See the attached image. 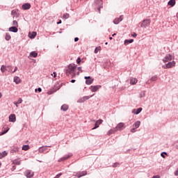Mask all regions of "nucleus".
Masks as SVG:
<instances>
[{
    "label": "nucleus",
    "mask_w": 178,
    "mask_h": 178,
    "mask_svg": "<svg viewBox=\"0 0 178 178\" xmlns=\"http://www.w3.org/2000/svg\"><path fill=\"white\" fill-rule=\"evenodd\" d=\"M141 111H143V108H138L136 111V109L132 110V113H134V115H138L141 113Z\"/></svg>",
    "instance_id": "16"
},
{
    "label": "nucleus",
    "mask_w": 178,
    "mask_h": 178,
    "mask_svg": "<svg viewBox=\"0 0 178 178\" xmlns=\"http://www.w3.org/2000/svg\"><path fill=\"white\" fill-rule=\"evenodd\" d=\"M30 8H31V5L29 3H26L22 5V9H24V10H29Z\"/></svg>",
    "instance_id": "12"
},
{
    "label": "nucleus",
    "mask_w": 178,
    "mask_h": 178,
    "mask_svg": "<svg viewBox=\"0 0 178 178\" xmlns=\"http://www.w3.org/2000/svg\"><path fill=\"white\" fill-rule=\"evenodd\" d=\"M13 27H19V24H17V21H16V20H14L13 22Z\"/></svg>",
    "instance_id": "32"
},
{
    "label": "nucleus",
    "mask_w": 178,
    "mask_h": 178,
    "mask_svg": "<svg viewBox=\"0 0 178 178\" xmlns=\"http://www.w3.org/2000/svg\"><path fill=\"white\" fill-rule=\"evenodd\" d=\"M23 151H29L30 149V146L29 145H25L22 147Z\"/></svg>",
    "instance_id": "27"
},
{
    "label": "nucleus",
    "mask_w": 178,
    "mask_h": 178,
    "mask_svg": "<svg viewBox=\"0 0 178 178\" xmlns=\"http://www.w3.org/2000/svg\"><path fill=\"white\" fill-rule=\"evenodd\" d=\"M102 86L101 85H97V86H90V91H92V92H97V90H99V88H102Z\"/></svg>",
    "instance_id": "7"
},
{
    "label": "nucleus",
    "mask_w": 178,
    "mask_h": 178,
    "mask_svg": "<svg viewBox=\"0 0 178 178\" xmlns=\"http://www.w3.org/2000/svg\"><path fill=\"white\" fill-rule=\"evenodd\" d=\"M76 69H77V65L75 64H70L68 65V69L66 70L65 74L67 76H70V74H76Z\"/></svg>",
    "instance_id": "1"
},
{
    "label": "nucleus",
    "mask_w": 178,
    "mask_h": 178,
    "mask_svg": "<svg viewBox=\"0 0 178 178\" xmlns=\"http://www.w3.org/2000/svg\"><path fill=\"white\" fill-rule=\"evenodd\" d=\"M172 59H173V56L170 54H167L164 58H163V62H164V63H166V62H170V60H172Z\"/></svg>",
    "instance_id": "6"
},
{
    "label": "nucleus",
    "mask_w": 178,
    "mask_h": 178,
    "mask_svg": "<svg viewBox=\"0 0 178 178\" xmlns=\"http://www.w3.org/2000/svg\"><path fill=\"white\" fill-rule=\"evenodd\" d=\"M136 128H134V127L133 129H131V133H136Z\"/></svg>",
    "instance_id": "47"
},
{
    "label": "nucleus",
    "mask_w": 178,
    "mask_h": 178,
    "mask_svg": "<svg viewBox=\"0 0 178 178\" xmlns=\"http://www.w3.org/2000/svg\"><path fill=\"white\" fill-rule=\"evenodd\" d=\"M123 127H124V123L120 122L116 127L114 128V131H122L123 130Z\"/></svg>",
    "instance_id": "5"
},
{
    "label": "nucleus",
    "mask_w": 178,
    "mask_h": 178,
    "mask_svg": "<svg viewBox=\"0 0 178 178\" xmlns=\"http://www.w3.org/2000/svg\"><path fill=\"white\" fill-rule=\"evenodd\" d=\"M98 49H101V47L95 49V54H98Z\"/></svg>",
    "instance_id": "40"
},
{
    "label": "nucleus",
    "mask_w": 178,
    "mask_h": 178,
    "mask_svg": "<svg viewBox=\"0 0 178 178\" xmlns=\"http://www.w3.org/2000/svg\"><path fill=\"white\" fill-rule=\"evenodd\" d=\"M17 70V67H15L14 71L13 72V73H15V72H16Z\"/></svg>",
    "instance_id": "54"
},
{
    "label": "nucleus",
    "mask_w": 178,
    "mask_h": 178,
    "mask_svg": "<svg viewBox=\"0 0 178 178\" xmlns=\"http://www.w3.org/2000/svg\"><path fill=\"white\" fill-rule=\"evenodd\" d=\"M6 155H8V152H6V151H4L0 153V159H2V158H4V156H6Z\"/></svg>",
    "instance_id": "24"
},
{
    "label": "nucleus",
    "mask_w": 178,
    "mask_h": 178,
    "mask_svg": "<svg viewBox=\"0 0 178 178\" xmlns=\"http://www.w3.org/2000/svg\"><path fill=\"white\" fill-rule=\"evenodd\" d=\"M15 152H19V147H14L10 150L11 154H15Z\"/></svg>",
    "instance_id": "26"
},
{
    "label": "nucleus",
    "mask_w": 178,
    "mask_h": 178,
    "mask_svg": "<svg viewBox=\"0 0 178 178\" xmlns=\"http://www.w3.org/2000/svg\"><path fill=\"white\" fill-rule=\"evenodd\" d=\"M9 131V128L1 132V134H0L1 136H3V134H6V133Z\"/></svg>",
    "instance_id": "36"
},
{
    "label": "nucleus",
    "mask_w": 178,
    "mask_h": 178,
    "mask_svg": "<svg viewBox=\"0 0 178 178\" xmlns=\"http://www.w3.org/2000/svg\"><path fill=\"white\" fill-rule=\"evenodd\" d=\"M97 5H102V0H97L96 1Z\"/></svg>",
    "instance_id": "37"
},
{
    "label": "nucleus",
    "mask_w": 178,
    "mask_h": 178,
    "mask_svg": "<svg viewBox=\"0 0 178 178\" xmlns=\"http://www.w3.org/2000/svg\"><path fill=\"white\" fill-rule=\"evenodd\" d=\"M98 10H99V12H100V10H101V8H98Z\"/></svg>",
    "instance_id": "63"
},
{
    "label": "nucleus",
    "mask_w": 178,
    "mask_h": 178,
    "mask_svg": "<svg viewBox=\"0 0 178 178\" xmlns=\"http://www.w3.org/2000/svg\"><path fill=\"white\" fill-rule=\"evenodd\" d=\"M54 77H56V72H54Z\"/></svg>",
    "instance_id": "58"
},
{
    "label": "nucleus",
    "mask_w": 178,
    "mask_h": 178,
    "mask_svg": "<svg viewBox=\"0 0 178 178\" xmlns=\"http://www.w3.org/2000/svg\"><path fill=\"white\" fill-rule=\"evenodd\" d=\"M79 173H81V176L83 177V176H86L87 175V171L79 172Z\"/></svg>",
    "instance_id": "33"
},
{
    "label": "nucleus",
    "mask_w": 178,
    "mask_h": 178,
    "mask_svg": "<svg viewBox=\"0 0 178 178\" xmlns=\"http://www.w3.org/2000/svg\"><path fill=\"white\" fill-rule=\"evenodd\" d=\"M115 35H116V33H113V34L112 35V37H115Z\"/></svg>",
    "instance_id": "60"
},
{
    "label": "nucleus",
    "mask_w": 178,
    "mask_h": 178,
    "mask_svg": "<svg viewBox=\"0 0 178 178\" xmlns=\"http://www.w3.org/2000/svg\"><path fill=\"white\" fill-rule=\"evenodd\" d=\"M61 175H62V172H60V173L58 174L57 175H56V177L54 178H59V177H61Z\"/></svg>",
    "instance_id": "45"
},
{
    "label": "nucleus",
    "mask_w": 178,
    "mask_h": 178,
    "mask_svg": "<svg viewBox=\"0 0 178 178\" xmlns=\"http://www.w3.org/2000/svg\"><path fill=\"white\" fill-rule=\"evenodd\" d=\"M165 155H168V153L165 152H163L161 154V156H162V158H165Z\"/></svg>",
    "instance_id": "39"
},
{
    "label": "nucleus",
    "mask_w": 178,
    "mask_h": 178,
    "mask_svg": "<svg viewBox=\"0 0 178 178\" xmlns=\"http://www.w3.org/2000/svg\"><path fill=\"white\" fill-rule=\"evenodd\" d=\"M56 91H54V90H50V91H49L48 92H47V94L49 95H51V94H54V92H55Z\"/></svg>",
    "instance_id": "43"
},
{
    "label": "nucleus",
    "mask_w": 178,
    "mask_h": 178,
    "mask_svg": "<svg viewBox=\"0 0 178 178\" xmlns=\"http://www.w3.org/2000/svg\"><path fill=\"white\" fill-rule=\"evenodd\" d=\"M25 176L27 178H31L34 176V172H32L31 170H28L25 172Z\"/></svg>",
    "instance_id": "9"
},
{
    "label": "nucleus",
    "mask_w": 178,
    "mask_h": 178,
    "mask_svg": "<svg viewBox=\"0 0 178 178\" xmlns=\"http://www.w3.org/2000/svg\"><path fill=\"white\" fill-rule=\"evenodd\" d=\"M77 41H79V38H74V42H77Z\"/></svg>",
    "instance_id": "53"
},
{
    "label": "nucleus",
    "mask_w": 178,
    "mask_h": 178,
    "mask_svg": "<svg viewBox=\"0 0 178 178\" xmlns=\"http://www.w3.org/2000/svg\"><path fill=\"white\" fill-rule=\"evenodd\" d=\"M119 165V163H115L113 165V168H117V166Z\"/></svg>",
    "instance_id": "46"
},
{
    "label": "nucleus",
    "mask_w": 178,
    "mask_h": 178,
    "mask_svg": "<svg viewBox=\"0 0 178 178\" xmlns=\"http://www.w3.org/2000/svg\"><path fill=\"white\" fill-rule=\"evenodd\" d=\"M149 24H151V19H144L140 24V27H144L145 29H147V27H148Z\"/></svg>",
    "instance_id": "4"
},
{
    "label": "nucleus",
    "mask_w": 178,
    "mask_h": 178,
    "mask_svg": "<svg viewBox=\"0 0 178 178\" xmlns=\"http://www.w3.org/2000/svg\"><path fill=\"white\" fill-rule=\"evenodd\" d=\"M130 83H131V84H132V85L137 84V79H136V78H132V79H131Z\"/></svg>",
    "instance_id": "28"
},
{
    "label": "nucleus",
    "mask_w": 178,
    "mask_h": 178,
    "mask_svg": "<svg viewBox=\"0 0 178 178\" xmlns=\"http://www.w3.org/2000/svg\"><path fill=\"white\" fill-rule=\"evenodd\" d=\"M22 102H23V100L22 99V98H19L16 104H22Z\"/></svg>",
    "instance_id": "42"
},
{
    "label": "nucleus",
    "mask_w": 178,
    "mask_h": 178,
    "mask_svg": "<svg viewBox=\"0 0 178 178\" xmlns=\"http://www.w3.org/2000/svg\"><path fill=\"white\" fill-rule=\"evenodd\" d=\"M70 156H72V154H67V155L64 156L63 157H62L61 159H60L58 160V162H62V161H66V159H69V158H70Z\"/></svg>",
    "instance_id": "14"
},
{
    "label": "nucleus",
    "mask_w": 178,
    "mask_h": 178,
    "mask_svg": "<svg viewBox=\"0 0 178 178\" xmlns=\"http://www.w3.org/2000/svg\"><path fill=\"white\" fill-rule=\"evenodd\" d=\"M11 38L12 37L10 36V34H9L8 33H6L5 36V40L6 41H9Z\"/></svg>",
    "instance_id": "25"
},
{
    "label": "nucleus",
    "mask_w": 178,
    "mask_h": 178,
    "mask_svg": "<svg viewBox=\"0 0 178 178\" xmlns=\"http://www.w3.org/2000/svg\"><path fill=\"white\" fill-rule=\"evenodd\" d=\"M6 70H8L6 69V66H5V65H1V72L2 73H5V72H6Z\"/></svg>",
    "instance_id": "29"
},
{
    "label": "nucleus",
    "mask_w": 178,
    "mask_h": 178,
    "mask_svg": "<svg viewBox=\"0 0 178 178\" xmlns=\"http://www.w3.org/2000/svg\"><path fill=\"white\" fill-rule=\"evenodd\" d=\"M93 82H94V79L90 78L86 81V84H87L88 86H90V84H92Z\"/></svg>",
    "instance_id": "19"
},
{
    "label": "nucleus",
    "mask_w": 178,
    "mask_h": 178,
    "mask_svg": "<svg viewBox=\"0 0 178 178\" xmlns=\"http://www.w3.org/2000/svg\"><path fill=\"white\" fill-rule=\"evenodd\" d=\"M176 66V62L175 61H172L169 62L165 65H163L162 67L163 69H170L171 67H173Z\"/></svg>",
    "instance_id": "2"
},
{
    "label": "nucleus",
    "mask_w": 178,
    "mask_h": 178,
    "mask_svg": "<svg viewBox=\"0 0 178 178\" xmlns=\"http://www.w3.org/2000/svg\"><path fill=\"white\" fill-rule=\"evenodd\" d=\"M37 35V32H32L31 35H30V38H35Z\"/></svg>",
    "instance_id": "31"
},
{
    "label": "nucleus",
    "mask_w": 178,
    "mask_h": 178,
    "mask_svg": "<svg viewBox=\"0 0 178 178\" xmlns=\"http://www.w3.org/2000/svg\"><path fill=\"white\" fill-rule=\"evenodd\" d=\"M115 131H115V128H113V129H111L108 131V135L111 136V134H113V133H115Z\"/></svg>",
    "instance_id": "30"
},
{
    "label": "nucleus",
    "mask_w": 178,
    "mask_h": 178,
    "mask_svg": "<svg viewBox=\"0 0 178 178\" xmlns=\"http://www.w3.org/2000/svg\"><path fill=\"white\" fill-rule=\"evenodd\" d=\"M109 39H110V40H112V37H110Z\"/></svg>",
    "instance_id": "64"
},
{
    "label": "nucleus",
    "mask_w": 178,
    "mask_h": 178,
    "mask_svg": "<svg viewBox=\"0 0 178 178\" xmlns=\"http://www.w3.org/2000/svg\"><path fill=\"white\" fill-rule=\"evenodd\" d=\"M38 56V54L35 51H31L30 53V56H31V58H37Z\"/></svg>",
    "instance_id": "22"
},
{
    "label": "nucleus",
    "mask_w": 178,
    "mask_h": 178,
    "mask_svg": "<svg viewBox=\"0 0 178 178\" xmlns=\"http://www.w3.org/2000/svg\"><path fill=\"white\" fill-rule=\"evenodd\" d=\"M168 5L170 6H173L174 5H176V0H170L168 3Z\"/></svg>",
    "instance_id": "21"
},
{
    "label": "nucleus",
    "mask_w": 178,
    "mask_h": 178,
    "mask_svg": "<svg viewBox=\"0 0 178 178\" xmlns=\"http://www.w3.org/2000/svg\"><path fill=\"white\" fill-rule=\"evenodd\" d=\"M131 35H132V37L136 38V37H137V33H134Z\"/></svg>",
    "instance_id": "51"
},
{
    "label": "nucleus",
    "mask_w": 178,
    "mask_h": 178,
    "mask_svg": "<svg viewBox=\"0 0 178 178\" xmlns=\"http://www.w3.org/2000/svg\"><path fill=\"white\" fill-rule=\"evenodd\" d=\"M16 165H20V161H17Z\"/></svg>",
    "instance_id": "57"
},
{
    "label": "nucleus",
    "mask_w": 178,
    "mask_h": 178,
    "mask_svg": "<svg viewBox=\"0 0 178 178\" xmlns=\"http://www.w3.org/2000/svg\"><path fill=\"white\" fill-rule=\"evenodd\" d=\"M102 123V120H97L95 122V127L92 129V130H95V129H98V127H99V124H101Z\"/></svg>",
    "instance_id": "13"
},
{
    "label": "nucleus",
    "mask_w": 178,
    "mask_h": 178,
    "mask_svg": "<svg viewBox=\"0 0 178 178\" xmlns=\"http://www.w3.org/2000/svg\"><path fill=\"white\" fill-rule=\"evenodd\" d=\"M76 177H78V178L81 177V173H80V172H76Z\"/></svg>",
    "instance_id": "44"
},
{
    "label": "nucleus",
    "mask_w": 178,
    "mask_h": 178,
    "mask_svg": "<svg viewBox=\"0 0 178 178\" xmlns=\"http://www.w3.org/2000/svg\"><path fill=\"white\" fill-rule=\"evenodd\" d=\"M71 83H76V80L74 79L71 80Z\"/></svg>",
    "instance_id": "56"
},
{
    "label": "nucleus",
    "mask_w": 178,
    "mask_h": 178,
    "mask_svg": "<svg viewBox=\"0 0 178 178\" xmlns=\"http://www.w3.org/2000/svg\"><path fill=\"white\" fill-rule=\"evenodd\" d=\"M141 124V122H140V121H136V122H135V123L134 124V127L135 128V129H138V127H140V125Z\"/></svg>",
    "instance_id": "18"
},
{
    "label": "nucleus",
    "mask_w": 178,
    "mask_h": 178,
    "mask_svg": "<svg viewBox=\"0 0 178 178\" xmlns=\"http://www.w3.org/2000/svg\"><path fill=\"white\" fill-rule=\"evenodd\" d=\"M48 148H51V146H42L39 147L38 151L40 154H42V152H45Z\"/></svg>",
    "instance_id": "8"
},
{
    "label": "nucleus",
    "mask_w": 178,
    "mask_h": 178,
    "mask_svg": "<svg viewBox=\"0 0 178 178\" xmlns=\"http://www.w3.org/2000/svg\"><path fill=\"white\" fill-rule=\"evenodd\" d=\"M95 94L92 95L91 96H85L81 99H79L77 102L79 104H83V102H86V101L90 99V98H92Z\"/></svg>",
    "instance_id": "3"
},
{
    "label": "nucleus",
    "mask_w": 178,
    "mask_h": 178,
    "mask_svg": "<svg viewBox=\"0 0 178 178\" xmlns=\"http://www.w3.org/2000/svg\"><path fill=\"white\" fill-rule=\"evenodd\" d=\"M78 70H79V72H81V73H83V70H82L81 67H79Z\"/></svg>",
    "instance_id": "49"
},
{
    "label": "nucleus",
    "mask_w": 178,
    "mask_h": 178,
    "mask_svg": "<svg viewBox=\"0 0 178 178\" xmlns=\"http://www.w3.org/2000/svg\"><path fill=\"white\" fill-rule=\"evenodd\" d=\"M14 83H15L16 84H20V78L18 76H15Z\"/></svg>",
    "instance_id": "20"
},
{
    "label": "nucleus",
    "mask_w": 178,
    "mask_h": 178,
    "mask_svg": "<svg viewBox=\"0 0 178 178\" xmlns=\"http://www.w3.org/2000/svg\"><path fill=\"white\" fill-rule=\"evenodd\" d=\"M38 92H41V91H42V89L41 88H38Z\"/></svg>",
    "instance_id": "52"
},
{
    "label": "nucleus",
    "mask_w": 178,
    "mask_h": 178,
    "mask_svg": "<svg viewBox=\"0 0 178 178\" xmlns=\"http://www.w3.org/2000/svg\"><path fill=\"white\" fill-rule=\"evenodd\" d=\"M131 42H134V40L130 39V40H125L124 42V45H129V44H131Z\"/></svg>",
    "instance_id": "17"
},
{
    "label": "nucleus",
    "mask_w": 178,
    "mask_h": 178,
    "mask_svg": "<svg viewBox=\"0 0 178 178\" xmlns=\"http://www.w3.org/2000/svg\"><path fill=\"white\" fill-rule=\"evenodd\" d=\"M0 98H2V93L0 92Z\"/></svg>",
    "instance_id": "61"
},
{
    "label": "nucleus",
    "mask_w": 178,
    "mask_h": 178,
    "mask_svg": "<svg viewBox=\"0 0 178 178\" xmlns=\"http://www.w3.org/2000/svg\"><path fill=\"white\" fill-rule=\"evenodd\" d=\"M61 111H67V109H69V106L66 104H63L61 108H60Z\"/></svg>",
    "instance_id": "23"
},
{
    "label": "nucleus",
    "mask_w": 178,
    "mask_h": 178,
    "mask_svg": "<svg viewBox=\"0 0 178 178\" xmlns=\"http://www.w3.org/2000/svg\"><path fill=\"white\" fill-rule=\"evenodd\" d=\"M85 80H90L91 79V76H84Z\"/></svg>",
    "instance_id": "48"
},
{
    "label": "nucleus",
    "mask_w": 178,
    "mask_h": 178,
    "mask_svg": "<svg viewBox=\"0 0 178 178\" xmlns=\"http://www.w3.org/2000/svg\"><path fill=\"white\" fill-rule=\"evenodd\" d=\"M122 20H123V15H121L120 17L118 18H115L113 20V23L114 24H119V23H120V22H122Z\"/></svg>",
    "instance_id": "10"
},
{
    "label": "nucleus",
    "mask_w": 178,
    "mask_h": 178,
    "mask_svg": "<svg viewBox=\"0 0 178 178\" xmlns=\"http://www.w3.org/2000/svg\"><path fill=\"white\" fill-rule=\"evenodd\" d=\"M156 76H154L150 79V81H156Z\"/></svg>",
    "instance_id": "34"
},
{
    "label": "nucleus",
    "mask_w": 178,
    "mask_h": 178,
    "mask_svg": "<svg viewBox=\"0 0 178 178\" xmlns=\"http://www.w3.org/2000/svg\"><path fill=\"white\" fill-rule=\"evenodd\" d=\"M9 122H12L13 123L16 122V115L15 114H10L9 115Z\"/></svg>",
    "instance_id": "11"
},
{
    "label": "nucleus",
    "mask_w": 178,
    "mask_h": 178,
    "mask_svg": "<svg viewBox=\"0 0 178 178\" xmlns=\"http://www.w3.org/2000/svg\"><path fill=\"white\" fill-rule=\"evenodd\" d=\"M76 74L79 76L80 74V72H78Z\"/></svg>",
    "instance_id": "62"
},
{
    "label": "nucleus",
    "mask_w": 178,
    "mask_h": 178,
    "mask_svg": "<svg viewBox=\"0 0 178 178\" xmlns=\"http://www.w3.org/2000/svg\"><path fill=\"white\" fill-rule=\"evenodd\" d=\"M15 105H16V107L17 108V105H19V104H16V102H14Z\"/></svg>",
    "instance_id": "59"
},
{
    "label": "nucleus",
    "mask_w": 178,
    "mask_h": 178,
    "mask_svg": "<svg viewBox=\"0 0 178 178\" xmlns=\"http://www.w3.org/2000/svg\"><path fill=\"white\" fill-rule=\"evenodd\" d=\"M8 31H11V33H17L19 29L16 26H11L8 29Z\"/></svg>",
    "instance_id": "15"
},
{
    "label": "nucleus",
    "mask_w": 178,
    "mask_h": 178,
    "mask_svg": "<svg viewBox=\"0 0 178 178\" xmlns=\"http://www.w3.org/2000/svg\"><path fill=\"white\" fill-rule=\"evenodd\" d=\"M63 19H69V14L65 13L63 15Z\"/></svg>",
    "instance_id": "35"
},
{
    "label": "nucleus",
    "mask_w": 178,
    "mask_h": 178,
    "mask_svg": "<svg viewBox=\"0 0 178 178\" xmlns=\"http://www.w3.org/2000/svg\"><path fill=\"white\" fill-rule=\"evenodd\" d=\"M152 178H161V176H159V175H154Z\"/></svg>",
    "instance_id": "50"
},
{
    "label": "nucleus",
    "mask_w": 178,
    "mask_h": 178,
    "mask_svg": "<svg viewBox=\"0 0 178 178\" xmlns=\"http://www.w3.org/2000/svg\"><path fill=\"white\" fill-rule=\"evenodd\" d=\"M143 97H145V92H141L140 93V98H143Z\"/></svg>",
    "instance_id": "41"
},
{
    "label": "nucleus",
    "mask_w": 178,
    "mask_h": 178,
    "mask_svg": "<svg viewBox=\"0 0 178 178\" xmlns=\"http://www.w3.org/2000/svg\"><path fill=\"white\" fill-rule=\"evenodd\" d=\"M62 24V20H59V22H57V24Z\"/></svg>",
    "instance_id": "55"
},
{
    "label": "nucleus",
    "mask_w": 178,
    "mask_h": 178,
    "mask_svg": "<svg viewBox=\"0 0 178 178\" xmlns=\"http://www.w3.org/2000/svg\"><path fill=\"white\" fill-rule=\"evenodd\" d=\"M81 63V58L80 57H79L77 59H76V63L78 65H80V63Z\"/></svg>",
    "instance_id": "38"
}]
</instances>
